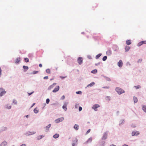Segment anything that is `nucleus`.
I'll return each instance as SVG.
<instances>
[{
  "label": "nucleus",
  "mask_w": 146,
  "mask_h": 146,
  "mask_svg": "<svg viewBox=\"0 0 146 146\" xmlns=\"http://www.w3.org/2000/svg\"><path fill=\"white\" fill-rule=\"evenodd\" d=\"M108 131L105 132L103 134V136L100 140H105L107 138Z\"/></svg>",
  "instance_id": "nucleus-1"
},
{
  "label": "nucleus",
  "mask_w": 146,
  "mask_h": 146,
  "mask_svg": "<svg viewBox=\"0 0 146 146\" xmlns=\"http://www.w3.org/2000/svg\"><path fill=\"white\" fill-rule=\"evenodd\" d=\"M64 119V118L63 117L58 118L55 120L54 122L56 123H57L60 122L62 121Z\"/></svg>",
  "instance_id": "nucleus-2"
},
{
  "label": "nucleus",
  "mask_w": 146,
  "mask_h": 146,
  "mask_svg": "<svg viewBox=\"0 0 146 146\" xmlns=\"http://www.w3.org/2000/svg\"><path fill=\"white\" fill-rule=\"evenodd\" d=\"M36 132L35 131H27L24 133V134L26 136H29L35 133Z\"/></svg>",
  "instance_id": "nucleus-3"
},
{
  "label": "nucleus",
  "mask_w": 146,
  "mask_h": 146,
  "mask_svg": "<svg viewBox=\"0 0 146 146\" xmlns=\"http://www.w3.org/2000/svg\"><path fill=\"white\" fill-rule=\"evenodd\" d=\"M140 133L139 131H133L131 133V135L132 136H137Z\"/></svg>",
  "instance_id": "nucleus-4"
},
{
  "label": "nucleus",
  "mask_w": 146,
  "mask_h": 146,
  "mask_svg": "<svg viewBox=\"0 0 146 146\" xmlns=\"http://www.w3.org/2000/svg\"><path fill=\"white\" fill-rule=\"evenodd\" d=\"M100 107V106L98 104H95L92 107V109H94V110L95 111H97L98 110L97 108H98Z\"/></svg>",
  "instance_id": "nucleus-5"
},
{
  "label": "nucleus",
  "mask_w": 146,
  "mask_h": 146,
  "mask_svg": "<svg viewBox=\"0 0 146 146\" xmlns=\"http://www.w3.org/2000/svg\"><path fill=\"white\" fill-rule=\"evenodd\" d=\"M51 124H49L47 126L44 127V129H45V131L46 132H48L50 128L51 127Z\"/></svg>",
  "instance_id": "nucleus-6"
},
{
  "label": "nucleus",
  "mask_w": 146,
  "mask_h": 146,
  "mask_svg": "<svg viewBox=\"0 0 146 146\" xmlns=\"http://www.w3.org/2000/svg\"><path fill=\"white\" fill-rule=\"evenodd\" d=\"M105 140H100L99 142V146H105Z\"/></svg>",
  "instance_id": "nucleus-7"
},
{
  "label": "nucleus",
  "mask_w": 146,
  "mask_h": 146,
  "mask_svg": "<svg viewBox=\"0 0 146 146\" xmlns=\"http://www.w3.org/2000/svg\"><path fill=\"white\" fill-rule=\"evenodd\" d=\"M78 62L79 64H81L82 63V57H80L78 58Z\"/></svg>",
  "instance_id": "nucleus-8"
},
{
  "label": "nucleus",
  "mask_w": 146,
  "mask_h": 146,
  "mask_svg": "<svg viewBox=\"0 0 146 146\" xmlns=\"http://www.w3.org/2000/svg\"><path fill=\"white\" fill-rule=\"evenodd\" d=\"M144 44H146V40L142 41H141L140 42H139L137 46H139Z\"/></svg>",
  "instance_id": "nucleus-9"
},
{
  "label": "nucleus",
  "mask_w": 146,
  "mask_h": 146,
  "mask_svg": "<svg viewBox=\"0 0 146 146\" xmlns=\"http://www.w3.org/2000/svg\"><path fill=\"white\" fill-rule=\"evenodd\" d=\"M123 63L122 61L121 60H120L118 62V65L119 67H121L123 65Z\"/></svg>",
  "instance_id": "nucleus-10"
},
{
  "label": "nucleus",
  "mask_w": 146,
  "mask_h": 146,
  "mask_svg": "<svg viewBox=\"0 0 146 146\" xmlns=\"http://www.w3.org/2000/svg\"><path fill=\"white\" fill-rule=\"evenodd\" d=\"M7 144V143L5 141H3L0 145V146H5Z\"/></svg>",
  "instance_id": "nucleus-11"
},
{
  "label": "nucleus",
  "mask_w": 146,
  "mask_h": 146,
  "mask_svg": "<svg viewBox=\"0 0 146 146\" xmlns=\"http://www.w3.org/2000/svg\"><path fill=\"white\" fill-rule=\"evenodd\" d=\"M142 109L146 113V106L144 105H141Z\"/></svg>",
  "instance_id": "nucleus-12"
},
{
  "label": "nucleus",
  "mask_w": 146,
  "mask_h": 146,
  "mask_svg": "<svg viewBox=\"0 0 146 146\" xmlns=\"http://www.w3.org/2000/svg\"><path fill=\"white\" fill-rule=\"evenodd\" d=\"M95 84V82H92L90 84H89L87 86V87H91L93 86Z\"/></svg>",
  "instance_id": "nucleus-13"
},
{
  "label": "nucleus",
  "mask_w": 146,
  "mask_h": 146,
  "mask_svg": "<svg viewBox=\"0 0 146 146\" xmlns=\"http://www.w3.org/2000/svg\"><path fill=\"white\" fill-rule=\"evenodd\" d=\"M92 137H90L89 138L88 140L85 143H89L91 142L92 141Z\"/></svg>",
  "instance_id": "nucleus-14"
},
{
  "label": "nucleus",
  "mask_w": 146,
  "mask_h": 146,
  "mask_svg": "<svg viewBox=\"0 0 146 146\" xmlns=\"http://www.w3.org/2000/svg\"><path fill=\"white\" fill-rule=\"evenodd\" d=\"M21 58L20 57H18L15 60V63L16 64L18 63L20 61Z\"/></svg>",
  "instance_id": "nucleus-15"
},
{
  "label": "nucleus",
  "mask_w": 146,
  "mask_h": 146,
  "mask_svg": "<svg viewBox=\"0 0 146 146\" xmlns=\"http://www.w3.org/2000/svg\"><path fill=\"white\" fill-rule=\"evenodd\" d=\"M7 129V128L6 127H1L0 129V131H6Z\"/></svg>",
  "instance_id": "nucleus-16"
},
{
  "label": "nucleus",
  "mask_w": 146,
  "mask_h": 146,
  "mask_svg": "<svg viewBox=\"0 0 146 146\" xmlns=\"http://www.w3.org/2000/svg\"><path fill=\"white\" fill-rule=\"evenodd\" d=\"M59 89V87L58 86H57L54 88L52 91H58Z\"/></svg>",
  "instance_id": "nucleus-17"
},
{
  "label": "nucleus",
  "mask_w": 146,
  "mask_h": 146,
  "mask_svg": "<svg viewBox=\"0 0 146 146\" xmlns=\"http://www.w3.org/2000/svg\"><path fill=\"white\" fill-rule=\"evenodd\" d=\"M74 128L76 130H77L79 129L78 125L77 124H75L74 126Z\"/></svg>",
  "instance_id": "nucleus-18"
},
{
  "label": "nucleus",
  "mask_w": 146,
  "mask_h": 146,
  "mask_svg": "<svg viewBox=\"0 0 146 146\" xmlns=\"http://www.w3.org/2000/svg\"><path fill=\"white\" fill-rule=\"evenodd\" d=\"M59 136V134L56 133L53 136V137L55 139H56L58 138Z\"/></svg>",
  "instance_id": "nucleus-19"
},
{
  "label": "nucleus",
  "mask_w": 146,
  "mask_h": 146,
  "mask_svg": "<svg viewBox=\"0 0 146 146\" xmlns=\"http://www.w3.org/2000/svg\"><path fill=\"white\" fill-rule=\"evenodd\" d=\"M56 84L55 83H54L52 85H51L49 86V87L48 88V89H50L52 88H53L54 87V86L56 85Z\"/></svg>",
  "instance_id": "nucleus-20"
},
{
  "label": "nucleus",
  "mask_w": 146,
  "mask_h": 146,
  "mask_svg": "<svg viewBox=\"0 0 146 146\" xmlns=\"http://www.w3.org/2000/svg\"><path fill=\"white\" fill-rule=\"evenodd\" d=\"M133 100L134 103H137V102L138 100L137 97L134 96L133 97Z\"/></svg>",
  "instance_id": "nucleus-21"
},
{
  "label": "nucleus",
  "mask_w": 146,
  "mask_h": 146,
  "mask_svg": "<svg viewBox=\"0 0 146 146\" xmlns=\"http://www.w3.org/2000/svg\"><path fill=\"white\" fill-rule=\"evenodd\" d=\"M107 54L108 55H110L111 54V51L110 50H108L107 51Z\"/></svg>",
  "instance_id": "nucleus-22"
},
{
  "label": "nucleus",
  "mask_w": 146,
  "mask_h": 146,
  "mask_svg": "<svg viewBox=\"0 0 146 146\" xmlns=\"http://www.w3.org/2000/svg\"><path fill=\"white\" fill-rule=\"evenodd\" d=\"M124 119H121L120 121H119V125H121L123 124L124 122Z\"/></svg>",
  "instance_id": "nucleus-23"
},
{
  "label": "nucleus",
  "mask_w": 146,
  "mask_h": 146,
  "mask_svg": "<svg viewBox=\"0 0 146 146\" xmlns=\"http://www.w3.org/2000/svg\"><path fill=\"white\" fill-rule=\"evenodd\" d=\"M116 91H122V90L121 88L119 87L116 88L115 89Z\"/></svg>",
  "instance_id": "nucleus-24"
},
{
  "label": "nucleus",
  "mask_w": 146,
  "mask_h": 146,
  "mask_svg": "<svg viewBox=\"0 0 146 146\" xmlns=\"http://www.w3.org/2000/svg\"><path fill=\"white\" fill-rule=\"evenodd\" d=\"M126 44L127 45H129L131 44V40H127L126 41Z\"/></svg>",
  "instance_id": "nucleus-25"
},
{
  "label": "nucleus",
  "mask_w": 146,
  "mask_h": 146,
  "mask_svg": "<svg viewBox=\"0 0 146 146\" xmlns=\"http://www.w3.org/2000/svg\"><path fill=\"white\" fill-rule=\"evenodd\" d=\"M130 48V47L129 46H125V51L126 52H127V51H128L129 50Z\"/></svg>",
  "instance_id": "nucleus-26"
},
{
  "label": "nucleus",
  "mask_w": 146,
  "mask_h": 146,
  "mask_svg": "<svg viewBox=\"0 0 146 146\" xmlns=\"http://www.w3.org/2000/svg\"><path fill=\"white\" fill-rule=\"evenodd\" d=\"M23 67L25 70V71H27L29 69L28 66H24Z\"/></svg>",
  "instance_id": "nucleus-27"
},
{
  "label": "nucleus",
  "mask_w": 146,
  "mask_h": 146,
  "mask_svg": "<svg viewBox=\"0 0 146 146\" xmlns=\"http://www.w3.org/2000/svg\"><path fill=\"white\" fill-rule=\"evenodd\" d=\"M37 108H36L34 110V112L36 114L38 112V110L37 109Z\"/></svg>",
  "instance_id": "nucleus-28"
},
{
  "label": "nucleus",
  "mask_w": 146,
  "mask_h": 146,
  "mask_svg": "<svg viewBox=\"0 0 146 146\" xmlns=\"http://www.w3.org/2000/svg\"><path fill=\"white\" fill-rule=\"evenodd\" d=\"M97 72V70L96 69H94L93 70H92L91 71V72L93 74H96Z\"/></svg>",
  "instance_id": "nucleus-29"
},
{
  "label": "nucleus",
  "mask_w": 146,
  "mask_h": 146,
  "mask_svg": "<svg viewBox=\"0 0 146 146\" xmlns=\"http://www.w3.org/2000/svg\"><path fill=\"white\" fill-rule=\"evenodd\" d=\"M101 55H102L101 54H98V55H97L96 56V59H98L101 56Z\"/></svg>",
  "instance_id": "nucleus-30"
},
{
  "label": "nucleus",
  "mask_w": 146,
  "mask_h": 146,
  "mask_svg": "<svg viewBox=\"0 0 146 146\" xmlns=\"http://www.w3.org/2000/svg\"><path fill=\"white\" fill-rule=\"evenodd\" d=\"M6 92H1L0 93V96H3L4 95H5Z\"/></svg>",
  "instance_id": "nucleus-31"
},
{
  "label": "nucleus",
  "mask_w": 146,
  "mask_h": 146,
  "mask_svg": "<svg viewBox=\"0 0 146 146\" xmlns=\"http://www.w3.org/2000/svg\"><path fill=\"white\" fill-rule=\"evenodd\" d=\"M46 72L48 74L50 73V70L49 69H47L46 70Z\"/></svg>",
  "instance_id": "nucleus-32"
},
{
  "label": "nucleus",
  "mask_w": 146,
  "mask_h": 146,
  "mask_svg": "<svg viewBox=\"0 0 146 146\" xmlns=\"http://www.w3.org/2000/svg\"><path fill=\"white\" fill-rule=\"evenodd\" d=\"M62 108L64 110H65V111H66L67 110V106H64V105H63V106H62Z\"/></svg>",
  "instance_id": "nucleus-33"
},
{
  "label": "nucleus",
  "mask_w": 146,
  "mask_h": 146,
  "mask_svg": "<svg viewBox=\"0 0 146 146\" xmlns=\"http://www.w3.org/2000/svg\"><path fill=\"white\" fill-rule=\"evenodd\" d=\"M6 107L5 108H6L8 109H10L11 108V106H9L8 105H6Z\"/></svg>",
  "instance_id": "nucleus-34"
},
{
  "label": "nucleus",
  "mask_w": 146,
  "mask_h": 146,
  "mask_svg": "<svg viewBox=\"0 0 146 146\" xmlns=\"http://www.w3.org/2000/svg\"><path fill=\"white\" fill-rule=\"evenodd\" d=\"M134 87L136 89H137L140 88L141 86L139 85H138V86H135Z\"/></svg>",
  "instance_id": "nucleus-35"
},
{
  "label": "nucleus",
  "mask_w": 146,
  "mask_h": 146,
  "mask_svg": "<svg viewBox=\"0 0 146 146\" xmlns=\"http://www.w3.org/2000/svg\"><path fill=\"white\" fill-rule=\"evenodd\" d=\"M13 103H14V104L16 105L17 104V101L15 99H13Z\"/></svg>",
  "instance_id": "nucleus-36"
},
{
  "label": "nucleus",
  "mask_w": 146,
  "mask_h": 146,
  "mask_svg": "<svg viewBox=\"0 0 146 146\" xmlns=\"http://www.w3.org/2000/svg\"><path fill=\"white\" fill-rule=\"evenodd\" d=\"M107 58V56H104L103 57V58H102V60H103L104 61H105V60H106Z\"/></svg>",
  "instance_id": "nucleus-37"
},
{
  "label": "nucleus",
  "mask_w": 146,
  "mask_h": 146,
  "mask_svg": "<svg viewBox=\"0 0 146 146\" xmlns=\"http://www.w3.org/2000/svg\"><path fill=\"white\" fill-rule=\"evenodd\" d=\"M25 61L26 62H29V59L28 58H25Z\"/></svg>",
  "instance_id": "nucleus-38"
},
{
  "label": "nucleus",
  "mask_w": 146,
  "mask_h": 146,
  "mask_svg": "<svg viewBox=\"0 0 146 146\" xmlns=\"http://www.w3.org/2000/svg\"><path fill=\"white\" fill-rule=\"evenodd\" d=\"M50 102V99L49 98H47L46 100V103L47 104H48Z\"/></svg>",
  "instance_id": "nucleus-39"
},
{
  "label": "nucleus",
  "mask_w": 146,
  "mask_h": 146,
  "mask_svg": "<svg viewBox=\"0 0 146 146\" xmlns=\"http://www.w3.org/2000/svg\"><path fill=\"white\" fill-rule=\"evenodd\" d=\"M106 100L110 101V97L109 96H107L106 97Z\"/></svg>",
  "instance_id": "nucleus-40"
},
{
  "label": "nucleus",
  "mask_w": 146,
  "mask_h": 146,
  "mask_svg": "<svg viewBox=\"0 0 146 146\" xmlns=\"http://www.w3.org/2000/svg\"><path fill=\"white\" fill-rule=\"evenodd\" d=\"M68 104V102H65L64 103V105L65 106H67V105Z\"/></svg>",
  "instance_id": "nucleus-41"
},
{
  "label": "nucleus",
  "mask_w": 146,
  "mask_h": 146,
  "mask_svg": "<svg viewBox=\"0 0 146 146\" xmlns=\"http://www.w3.org/2000/svg\"><path fill=\"white\" fill-rule=\"evenodd\" d=\"M37 138L38 140H40L42 138L41 136H40V135L38 136Z\"/></svg>",
  "instance_id": "nucleus-42"
},
{
  "label": "nucleus",
  "mask_w": 146,
  "mask_h": 146,
  "mask_svg": "<svg viewBox=\"0 0 146 146\" xmlns=\"http://www.w3.org/2000/svg\"><path fill=\"white\" fill-rule=\"evenodd\" d=\"M82 110V107L81 106H79V111H81Z\"/></svg>",
  "instance_id": "nucleus-43"
},
{
  "label": "nucleus",
  "mask_w": 146,
  "mask_h": 146,
  "mask_svg": "<svg viewBox=\"0 0 146 146\" xmlns=\"http://www.w3.org/2000/svg\"><path fill=\"white\" fill-rule=\"evenodd\" d=\"M38 72V71H34L33 72V74H35L37 73Z\"/></svg>",
  "instance_id": "nucleus-44"
},
{
  "label": "nucleus",
  "mask_w": 146,
  "mask_h": 146,
  "mask_svg": "<svg viewBox=\"0 0 146 146\" xmlns=\"http://www.w3.org/2000/svg\"><path fill=\"white\" fill-rule=\"evenodd\" d=\"M65 96L64 95H63V96H62L61 97V100H64V98H65Z\"/></svg>",
  "instance_id": "nucleus-45"
},
{
  "label": "nucleus",
  "mask_w": 146,
  "mask_h": 146,
  "mask_svg": "<svg viewBox=\"0 0 146 146\" xmlns=\"http://www.w3.org/2000/svg\"><path fill=\"white\" fill-rule=\"evenodd\" d=\"M118 93V94L119 95H120L123 93L124 92H117Z\"/></svg>",
  "instance_id": "nucleus-46"
},
{
  "label": "nucleus",
  "mask_w": 146,
  "mask_h": 146,
  "mask_svg": "<svg viewBox=\"0 0 146 146\" xmlns=\"http://www.w3.org/2000/svg\"><path fill=\"white\" fill-rule=\"evenodd\" d=\"M82 92H76V93L77 94H81Z\"/></svg>",
  "instance_id": "nucleus-47"
},
{
  "label": "nucleus",
  "mask_w": 146,
  "mask_h": 146,
  "mask_svg": "<svg viewBox=\"0 0 146 146\" xmlns=\"http://www.w3.org/2000/svg\"><path fill=\"white\" fill-rule=\"evenodd\" d=\"M106 79L108 81H110L111 80L109 78L107 77L106 78Z\"/></svg>",
  "instance_id": "nucleus-48"
},
{
  "label": "nucleus",
  "mask_w": 146,
  "mask_h": 146,
  "mask_svg": "<svg viewBox=\"0 0 146 146\" xmlns=\"http://www.w3.org/2000/svg\"><path fill=\"white\" fill-rule=\"evenodd\" d=\"M0 91H5V90L3 88H0Z\"/></svg>",
  "instance_id": "nucleus-49"
},
{
  "label": "nucleus",
  "mask_w": 146,
  "mask_h": 146,
  "mask_svg": "<svg viewBox=\"0 0 146 146\" xmlns=\"http://www.w3.org/2000/svg\"><path fill=\"white\" fill-rule=\"evenodd\" d=\"M90 131V129H89L86 132V134H88V133H89Z\"/></svg>",
  "instance_id": "nucleus-50"
},
{
  "label": "nucleus",
  "mask_w": 146,
  "mask_h": 146,
  "mask_svg": "<svg viewBox=\"0 0 146 146\" xmlns=\"http://www.w3.org/2000/svg\"><path fill=\"white\" fill-rule=\"evenodd\" d=\"M34 92H31L30 93H28V94L29 96H30Z\"/></svg>",
  "instance_id": "nucleus-51"
},
{
  "label": "nucleus",
  "mask_w": 146,
  "mask_h": 146,
  "mask_svg": "<svg viewBox=\"0 0 146 146\" xmlns=\"http://www.w3.org/2000/svg\"><path fill=\"white\" fill-rule=\"evenodd\" d=\"M48 77L47 76H45V77H44V79H48Z\"/></svg>",
  "instance_id": "nucleus-52"
},
{
  "label": "nucleus",
  "mask_w": 146,
  "mask_h": 146,
  "mask_svg": "<svg viewBox=\"0 0 146 146\" xmlns=\"http://www.w3.org/2000/svg\"><path fill=\"white\" fill-rule=\"evenodd\" d=\"M1 68H0V77H1Z\"/></svg>",
  "instance_id": "nucleus-53"
},
{
  "label": "nucleus",
  "mask_w": 146,
  "mask_h": 146,
  "mask_svg": "<svg viewBox=\"0 0 146 146\" xmlns=\"http://www.w3.org/2000/svg\"><path fill=\"white\" fill-rule=\"evenodd\" d=\"M76 144L74 143H72V146H75V145Z\"/></svg>",
  "instance_id": "nucleus-54"
},
{
  "label": "nucleus",
  "mask_w": 146,
  "mask_h": 146,
  "mask_svg": "<svg viewBox=\"0 0 146 146\" xmlns=\"http://www.w3.org/2000/svg\"><path fill=\"white\" fill-rule=\"evenodd\" d=\"M20 146H26V145L25 144H23L21 145Z\"/></svg>",
  "instance_id": "nucleus-55"
},
{
  "label": "nucleus",
  "mask_w": 146,
  "mask_h": 146,
  "mask_svg": "<svg viewBox=\"0 0 146 146\" xmlns=\"http://www.w3.org/2000/svg\"><path fill=\"white\" fill-rule=\"evenodd\" d=\"M60 78H61L62 79H64V78H65L66 77H62V76H60Z\"/></svg>",
  "instance_id": "nucleus-56"
},
{
  "label": "nucleus",
  "mask_w": 146,
  "mask_h": 146,
  "mask_svg": "<svg viewBox=\"0 0 146 146\" xmlns=\"http://www.w3.org/2000/svg\"><path fill=\"white\" fill-rule=\"evenodd\" d=\"M35 104V103H34L33 104V105H32V106L31 107V108H32L34 106Z\"/></svg>",
  "instance_id": "nucleus-57"
},
{
  "label": "nucleus",
  "mask_w": 146,
  "mask_h": 146,
  "mask_svg": "<svg viewBox=\"0 0 146 146\" xmlns=\"http://www.w3.org/2000/svg\"><path fill=\"white\" fill-rule=\"evenodd\" d=\"M39 66L40 67H41L42 66V64H39Z\"/></svg>",
  "instance_id": "nucleus-58"
},
{
  "label": "nucleus",
  "mask_w": 146,
  "mask_h": 146,
  "mask_svg": "<svg viewBox=\"0 0 146 146\" xmlns=\"http://www.w3.org/2000/svg\"><path fill=\"white\" fill-rule=\"evenodd\" d=\"M131 126L133 127H136L135 125H133V124H132Z\"/></svg>",
  "instance_id": "nucleus-59"
},
{
  "label": "nucleus",
  "mask_w": 146,
  "mask_h": 146,
  "mask_svg": "<svg viewBox=\"0 0 146 146\" xmlns=\"http://www.w3.org/2000/svg\"><path fill=\"white\" fill-rule=\"evenodd\" d=\"M122 146H129L126 144H124L123 145H122Z\"/></svg>",
  "instance_id": "nucleus-60"
},
{
  "label": "nucleus",
  "mask_w": 146,
  "mask_h": 146,
  "mask_svg": "<svg viewBox=\"0 0 146 146\" xmlns=\"http://www.w3.org/2000/svg\"><path fill=\"white\" fill-rule=\"evenodd\" d=\"M110 146H116V145H113V144H111L110 145Z\"/></svg>",
  "instance_id": "nucleus-61"
},
{
  "label": "nucleus",
  "mask_w": 146,
  "mask_h": 146,
  "mask_svg": "<svg viewBox=\"0 0 146 146\" xmlns=\"http://www.w3.org/2000/svg\"><path fill=\"white\" fill-rule=\"evenodd\" d=\"M25 117H26L27 118H28L29 117V115H26L25 116Z\"/></svg>",
  "instance_id": "nucleus-62"
},
{
  "label": "nucleus",
  "mask_w": 146,
  "mask_h": 146,
  "mask_svg": "<svg viewBox=\"0 0 146 146\" xmlns=\"http://www.w3.org/2000/svg\"><path fill=\"white\" fill-rule=\"evenodd\" d=\"M75 108H77V105H76L75 106Z\"/></svg>",
  "instance_id": "nucleus-63"
},
{
  "label": "nucleus",
  "mask_w": 146,
  "mask_h": 146,
  "mask_svg": "<svg viewBox=\"0 0 146 146\" xmlns=\"http://www.w3.org/2000/svg\"><path fill=\"white\" fill-rule=\"evenodd\" d=\"M40 136H41L42 138V137H44V136L43 135H40Z\"/></svg>",
  "instance_id": "nucleus-64"
}]
</instances>
